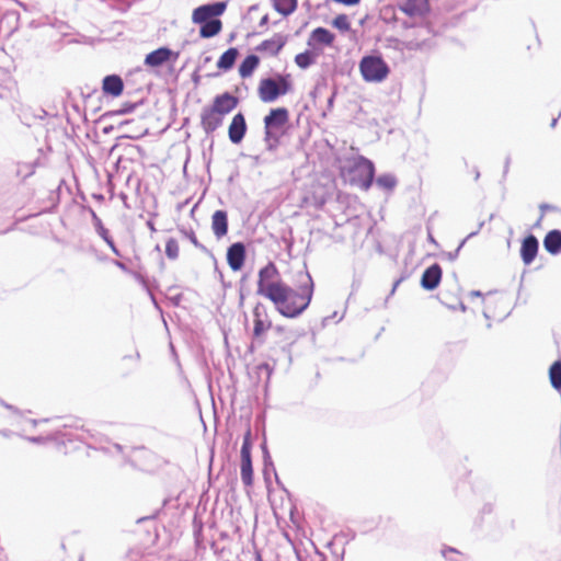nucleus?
I'll return each instance as SVG.
<instances>
[{
  "mask_svg": "<svg viewBox=\"0 0 561 561\" xmlns=\"http://www.w3.org/2000/svg\"><path fill=\"white\" fill-rule=\"evenodd\" d=\"M256 293L273 302L275 309L286 318L302 313L312 299L313 282L309 273H301L294 288L283 282L277 266L270 262L259 271Z\"/></svg>",
  "mask_w": 561,
  "mask_h": 561,
  "instance_id": "1",
  "label": "nucleus"
},
{
  "mask_svg": "<svg viewBox=\"0 0 561 561\" xmlns=\"http://www.w3.org/2000/svg\"><path fill=\"white\" fill-rule=\"evenodd\" d=\"M239 104V99L229 92L216 95L213 101L204 106L201 112V127L206 134H213L224 124L228 114H230Z\"/></svg>",
  "mask_w": 561,
  "mask_h": 561,
  "instance_id": "2",
  "label": "nucleus"
},
{
  "mask_svg": "<svg viewBox=\"0 0 561 561\" xmlns=\"http://www.w3.org/2000/svg\"><path fill=\"white\" fill-rule=\"evenodd\" d=\"M291 90V82L288 76H277V78H265L260 80L257 85V95L263 103H272L279 96L287 94Z\"/></svg>",
  "mask_w": 561,
  "mask_h": 561,
  "instance_id": "3",
  "label": "nucleus"
},
{
  "mask_svg": "<svg viewBox=\"0 0 561 561\" xmlns=\"http://www.w3.org/2000/svg\"><path fill=\"white\" fill-rule=\"evenodd\" d=\"M359 72L366 82H382L390 73V68L381 56L367 55L359 61Z\"/></svg>",
  "mask_w": 561,
  "mask_h": 561,
  "instance_id": "4",
  "label": "nucleus"
},
{
  "mask_svg": "<svg viewBox=\"0 0 561 561\" xmlns=\"http://www.w3.org/2000/svg\"><path fill=\"white\" fill-rule=\"evenodd\" d=\"M264 138L265 140L275 139L284 134L286 125L289 122V112L286 107L272 108L264 117Z\"/></svg>",
  "mask_w": 561,
  "mask_h": 561,
  "instance_id": "5",
  "label": "nucleus"
},
{
  "mask_svg": "<svg viewBox=\"0 0 561 561\" xmlns=\"http://www.w3.org/2000/svg\"><path fill=\"white\" fill-rule=\"evenodd\" d=\"M350 172L353 174L351 184L363 191H368L374 182L375 167L374 163L365 157H358L354 160Z\"/></svg>",
  "mask_w": 561,
  "mask_h": 561,
  "instance_id": "6",
  "label": "nucleus"
},
{
  "mask_svg": "<svg viewBox=\"0 0 561 561\" xmlns=\"http://www.w3.org/2000/svg\"><path fill=\"white\" fill-rule=\"evenodd\" d=\"M253 331L252 339L262 343L265 333L272 328L273 323L268 314V310L262 302H256L252 310Z\"/></svg>",
  "mask_w": 561,
  "mask_h": 561,
  "instance_id": "7",
  "label": "nucleus"
},
{
  "mask_svg": "<svg viewBox=\"0 0 561 561\" xmlns=\"http://www.w3.org/2000/svg\"><path fill=\"white\" fill-rule=\"evenodd\" d=\"M286 44L287 36L276 33L256 45L255 51L260 53L263 57H277Z\"/></svg>",
  "mask_w": 561,
  "mask_h": 561,
  "instance_id": "8",
  "label": "nucleus"
},
{
  "mask_svg": "<svg viewBox=\"0 0 561 561\" xmlns=\"http://www.w3.org/2000/svg\"><path fill=\"white\" fill-rule=\"evenodd\" d=\"M226 7L225 2H216L197 7L192 13V21L194 23H204L209 20H217V18L225 12Z\"/></svg>",
  "mask_w": 561,
  "mask_h": 561,
  "instance_id": "9",
  "label": "nucleus"
},
{
  "mask_svg": "<svg viewBox=\"0 0 561 561\" xmlns=\"http://www.w3.org/2000/svg\"><path fill=\"white\" fill-rule=\"evenodd\" d=\"M248 126L242 113L236 114L228 127V136L232 144H240L245 136Z\"/></svg>",
  "mask_w": 561,
  "mask_h": 561,
  "instance_id": "10",
  "label": "nucleus"
},
{
  "mask_svg": "<svg viewBox=\"0 0 561 561\" xmlns=\"http://www.w3.org/2000/svg\"><path fill=\"white\" fill-rule=\"evenodd\" d=\"M245 261V247L241 242L231 244L227 250V262L229 267L237 272L240 271Z\"/></svg>",
  "mask_w": 561,
  "mask_h": 561,
  "instance_id": "11",
  "label": "nucleus"
},
{
  "mask_svg": "<svg viewBox=\"0 0 561 561\" xmlns=\"http://www.w3.org/2000/svg\"><path fill=\"white\" fill-rule=\"evenodd\" d=\"M443 271L439 264L428 266L422 274L421 286L426 290L435 289L442 279Z\"/></svg>",
  "mask_w": 561,
  "mask_h": 561,
  "instance_id": "12",
  "label": "nucleus"
},
{
  "mask_svg": "<svg viewBox=\"0 0 561 561\" xmlns=\"http://www.w3.org/2000/svg\"><path fill=\"white\" fill-rule=\"evenodd\" d=\"M172 57L175 59L178 54H174L168 47H160L146 56L145 65L149 67H159L169 61Z\"/></svg>",
  "mask_w": 561,
  "mask_h": 561,
  "instance_id": "13",
  "label": "nucleus"
},
{
  "mask_svg": "<svg viewBox=\"0 0 561 561\" xmlns=\"http://www.w3.org/2000/svg\"><path fill=\"white\" fill-rule=\"evenodd\" d=\"M401 11L409 16H422L430 11L428 0H405L400 7Z\"/></svg>",
  "mask_w": 561,
  "mask_h": 561,
  "instance_id": "14",
  "label": "nucleus"
},
{
  "mask_svg": "<svg viewBox=\"0 0 561 561\" xmlns=\"http://www.w3.org/2000/svg\"><path fill=\"white\" fill-rule=\"evenodd\" d=\"M102 90L104 94L117 98L123 93L124 82L117 75L106 76L102 82Z\"/></svg>",
  "mask_w": 561,
  "mask_h": 561,
  "instance_id": "15",
  "label": "nucleus"
},
{
  "mask_svg": "<svg viewBox=\"0 0 561 561\" xmlns=\"http://www.w3.org/2000/svg\"><path fill=\"white\" fill-rule=\"evenodd\" d=\"M538 252V240L535 236L530 234L526 237L520 247V256L523 262L528 265L530 264Z\"/></svg>",
  "mask_w": 561,
  "mask_h": 561,
  "instance_id": "16",
  "label": "nucleus"
},
{
  "mask_svg": "<svg viewBox=\"0 0 561 561\" xmlns=\"http://www.w3.org/2000/svg\"><path fill=\"white\" fill-rule=\"evenodd\" d=\"M335 35L324 27H316L309 36V45L332 46Z\"/></svg>",
  "mask_w": 561,
  "mask_h": 561,
  "instance_id": "17",
  "label": "nucleus"
},
{
  "mask_svg": "<svg viewBox=\"0 0 561 561\" xmlns=\"http://www.w3.org/2000/svg\"><path fill=\"white\" fill-rule=\"evenodd\" d=\"M211 229L214 234L220 239L228 232V216L225 210H216L211 216Z\"/></svg>",
  "mask_w": 561,
  "mask_h": 561,
  "instance_id": "18",
  "label": "nucleus"
},
{
  "mask_svg": "<svg viewBox=\"0 0 561 561\" xmlns=\"http://www.w3.org/2000/svg\"><path fill=\"white\" fill-rule=\"evenodd\" d=\"M543 247L548 253L559 254L561 252V231L557 229L549 231L543 238Z\"/></svg>",
  "mask_w": 561,
  "mask_h": 561,
  "instance_id": "19",
  "label": "nucleus"
},
{
  "mask_svg": "<svg viewBox=\"0 0 561 561\" xmlns=\"http://www.w3.org/2000/svg\"><path fill=\"white\" fill-rule=\"evenodd\" d=\"M259 56L254 54L248 55L239 65L238 73L242 79L250 78L253 75L254 70L259 67Z\"/></svg>",
  "mask_w": 561,
  "mask_h": 561,
  "instance_id": "20",
  "label": "nucleus"
},
{
  "mask_svg": "<svg viewBox=\"0 0 561 561\" xmlns=\"http://www.w3.org/2000/svg\"><path fill=\"white\" fill-rule=\"evenodd\" d=\"M240 473L244 485L251 486L253 484L252 459L251 455H247L245 451L240 455Z\"/></svg>",
  "mask_w": 561,
  "mask_h": 561,
  "instance_id": "21",
  "label": "nucleus"
},
{
  "mask_svg": "<svg viewBox=\"0 0 561 561\" xmlns=\"http://www.w3.org/2000/svg\"><path fill=\"white\" fill-rule=\"evenodd\" d=\"M238 56H239V50L236 47L228 48L219 57V59L217 61V68L221 71L230 70L233 67Z\"/></svg>",
  "mask_w": 561,
  "mask_h": 561,
  "instance_id": "22",
  "label": "nucleus"
},
{
  "mask_svg": "<svg viewBox=\"0 0 561 561\" xmlns=\"http://www.w3.org/2000/svg\"><path fill=\"white\" fill-rule=\"evenodd\" d=\"M199 24H201L199 36L203 38L214 37L217 34H219L222 30V22L219 19L209 20L207 22L199 23Z\"/></svg>",
  "mask_w": 561,
  "mask_h": 561,
  "instance_id": "23",
  "label": "nucleus"
},
{
  "mask_svg": "<svg viewBox=\"0 0 561 561\" xmlns=\"http://www.w3.org/2000/svg\"><path fill=\"white\" fill-rule=\"evenodd\" d=\"M272 2L274 9L285 16L297 9V0H272Z\"/></svg>",
  "mask_w": 561,
  "mask_h": 561,
  "instance_id": "24",
  "label": "nucleus"
},
{
  "mask_svg": "<svg viewBox=\"0 0 561 561\" xmlns=\"http://www.w3.org/2000/svg\"><path fill=\"white\" fill-rule=\"evenodd\" d=\"M549 378L552 387L561 390V360H557L550 366Z\"/></svg>",
  "mask_w": 561,
  "mask_h": 561,
  "instance_id": "25",
  "label": "nucleus"
},
{
  "mask_svg": "<svg viewBox=\"0 0 561 561\" xmlns=\"http://www.w3.org/2000/svg\"><path fill=\"white\" fill-rule=\"evenodd\" d=\"M295 62L299 68L306 69L314 62V56L310 51L307 50V51L297 54L295 56Z\"/></svg>",
  "mask_w": 561,
  "mask_h": 561,
  "instance_id": "26",
  "label": "nucleus"
},
{
  "mask_svg": "<svg viewBox=\"0 0 561 561\" xmlns=\"http://www.w3.org/2000/svg\"><path fill=\"white\" fill-rule=\"evenodd\" d=\"M93 217L96 221V228H98V232L99 234L103 238V240L111 247V249L117 253V250L115 248V244H114V241L112 240V238L110 237L108 234V230L102 225V221L100 218L96 217V215L93 213Z\"/></svg>",
  "mask_w": 561,
  "mask_h": 561,
  "instance_id": "27",
  "label": "nucleus"
},
{
  "mask_svg": "<svg viewBox=\"0 0 561 561\" xmlns=\"http://www.w3.org/2000/svg\"><path fill=\"white\" fill-rule=\"evenodd\" d=\"M332 25L341 32H347L351 30V21L348 16L344 13L337 14L333 19Z\"/></svg>",
  "mask_w": 561,
  "mask_h": 561,
  "instance_id": "28",
  "label": "nucleus"
},
{
  "mask_svg": "<svg viewBox=\"0 0 561 561\" xmlns=\"http://www.w3.org/2000/svg\"><path fill=\"white\" fill-rule=\"evenodd\" d=\"M180 247L175 239L170 238L165 243V254L170 260H176L179 257Z\"/></svg>",
  "mask_w": 561,
  "mask_h": 561,
  "instance_id": "29",
  "label": "nucleus"
},
{
  "mask_svg": "<svg viewBox=\"0 0 561 561\" xmlns=\"http://www.w3.org/2000/svg\"><path fill=\"white\" fill-rule=\"evenodd\" d=\"M376 182L386 190H392L396 186V179L389 174L380 175Z\"/></svg>",
  "mask_w": 561,
  "mask_h": 561,
  "instance_id": "30",
  "label": "nucleus"
},
{
  "mask_svg": "<svg viewBox=\"0 0 561 561\" xmlns=\"http://www.w3.org/2000/svg\"><path fill=\"white\" fill-rule=\"evenodd\" d=\"M251 448H252L251 428L248 427V430L244 433L243 444H242V447H241L240 455H243L244 451H245L247 455H251Z\"/></svg>",
  "mask_w": 561,
  "mask_h": 561,
  "instance_id": "31",
  "label": "nucleus"
},
{
  "mask_svg": "<svg viewBox=\"0 0 561 561\" xmlns=\"http://www.w3.org/2000/svg\"><path fill=\"white\" fill-rule=\"evenodd\" d=\"M333 1L336 3L344 4V5H355V4L359 3L360 0H333Z\"/></svg>",
  "mask_w": 561,
  "mask_h": 561,
  "instance_id": "32",
  "label": "nucleus"
},
{
  "mask_svg": "<svg viewBox=\"0 0 561 561\" xmlns=\"http://www.w3.org/2000/svg\"><path fill=\"white\" fill-rule=\"evenodd\" d=\"M188 239H190V241H191L195 247H197V248H201V247H202V245L199 244V242H198V240H197V238H196V236H195V233H194V232H190V233H188Z\"/></svg>",
  "mask_w": 561,
  "mask_h": 561,
  "instance_id": "33",
  "label": "nucleus"
},
{
  "mask_svg": "<svg viewBox=\"0 0 561 561\" xmlns=\"http://www.w3.org/2000/svg\"><path fill=\"white\" fill-rule=\"evenodd\" d=\"M267 22V15L263 16L262 20H261V24H264Z\"/></svg>",
  "mask_w": 561,
  "mask_h": 561,
  "instance_id": "34",
  "label": "nucleus"
},
{
  "mask_svg": "<svg viewBox=\"0 0 561 561\" xmlns=\"http://www.w3.org/2000/svg\"><path fill=\"white\" fill-rule=\"evenodd\" d=\"M540 208H541L542 210H545V209H549L550 207H549L548 205H541V206H540Z\"/></svg>",
  "mask_w": 561,
  "mask_h": 561,
  "instance_id": "35",
  "label": "nucleus"
},
{
  "mask_svg": "<svg viewBox=\"0 0 561 561\" xmlns=\"http://www.w3.org/2000/svg\"><path fill=\"white\" fill-rule=\"evenodd\" d=\"M276 330H277L278 332L284 331V329H283L282 327H277V328H276Z\"/></svg>",
  "mask_w": 561,
  "mask_h": 561,
  "instance_id": "36",
  "label": "nucleus"
}]
</instances>
